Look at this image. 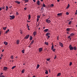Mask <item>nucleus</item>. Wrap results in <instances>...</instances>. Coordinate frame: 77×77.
I'll return each instance as SVG.
<instances>
[{"label": "nucleus", "instance_id": "0eeeda50", "mask_svg": "<svg viewBox=\"0 0 77 77\" xmlns=\"http://www.w3.org/2000/svg\"><path fill=\"white\" fill-rule=\"evenodd\" d=\"M10 17H11L12 19H14L15 18V16H10Z\"/></svg>", "mask_w": 77, "mask_h": 77}, {"label": "nucleus", "instance_id": "5701e85b", "mask_svg": "<svg viewBox=\"0 0 77 77\" xmlns=\"http://www.w3.org/2000/svg\"><path fill=\"white\" fill-rule=\"evenodd\" d=\"M54 48V46L53 45H52V47H51V49L52 50Z\"/></svg>", "mask_w": 77, "mask_h": 77}, {"label": "nucleus", "instance_id": "f257e3e1", "mask_svg": "<svg viewBox=\"0 0 77 77\" xmlns=\"http://www.w3.org/2000/svg\"><path fill=\"white\" fill-rule=\"evenodd\" d=\"M69 48L70 50H72L74 49V48L73 47H72L71 45H70L69 46Z\"/></svg>", "mask_w": 77, "mask_h": 77}, {"label": "nucleus", "instance_id": "e2e57ef3", "mask_svg": "<svg viewBox=\"0 0 77 77\" xmlns=\"http://www.w3.org/2000/svg\"><path fill=\"white\" fill-rule=\"evenodd\" d=\"M49 72L50 73L51 72V71L50 70V69H49Z\"/></svg>", "mask_w": 77, "mask_h": 77}, {"label": "nucleus", "instance_id": "9d476101", "mask_svg": "<svg viewBox=\"0 0 77 77\" xmlns=\"http://www.w3.org/2000/svg\"><path fill=\"white\" fill-rule=\"evenodd\" d=\"M48 29H45V30H44V31L45 32H48Z\"/></svg>", "mask_w": 77, "mask_h": 77}, {"label": "nucleus", "instance_id": "680f3d73", "mask_svg": "<svg viewBox=\"0 0 77 77\" xmlns=\"http://www.w3.org/2000/svg\"><path fill=\"white\" fill-rule=\"evenodd\" d=\"M44 9V8H43V7H42L41 8V9Z\"/></svg>", "mask_w": 77, "mask_h": 77}, {"label": "nucleus", "instance_id": "3c124183", "mask_svg": "<svg viewBox=\"0 0 77 77\" xmlns=\"http://www.w3.org/2000/svg\"><path fill=\"white\" fill-rule=\"evenodd\" d=\"M75 15L77 14V10H76V12L75 13Z\"/></svg>", "mask_w": 77, "mask_h": 77}, {"label": "nucleus", "instance_id": "b1692460", "mask_svg": "<svg viewBox=\"0 0 77 77\" xmlns=\"http://www.w3.org/2000/svg\"><path fill=\"white\" fill-rule=\"evenodd\" d=\"M36 34V32H33V35H34V36H35V35Z\"/></svg>", "mask_w": 77, "mask_h": 77}, {"label": "nucleus", "instance_id": "13d9d810", "mask_svg": "<svg viewBox=\"0 0 77 77\" xmlns=\"http://www.w3.org/2000/svg\"><path fill=\"white\" fill-rule=\"evenodd\" d=\"M1 57H3V55L2 54L1 55Z\"/></svg>", "mask_w": 77, "mask_h": 77}, {"label": "nucleus", "instance_id": "a19ab883", "mask_svg": "<svg viewBox=\"0 0 77 77\" xmlns=\"http://www.w3.org/2000/svg\"><path fill=\"white\" fill-rule=\"evenodd\" d=\"M5 6H3L2 7V9H5Z\"/></svg>", "mask_w": 77, "mask_h": 77}, {"label": "nucleus", "instance_id": "a211bd4d", "mask_svg": "<svg viewBox=\"0 0 77 77\" xmlns=\"http://www.w3.org/2000/svg\"><path fill=\"white\" fill-rule=\"evenodd\" d=\"M39 66H40V65L39 64H38L37 66H36V69H38L39 68Z\"/></svg>", "mask_w": 77, "mask_h": 77}, {"label": "nucleus", "instance_id": "58836bf2", "mask_svg": "<svg viewBox=\"0 0 77 77\" xmlns=\"http://www.w3.org/2000/svg\"><path fill=\"white\" fill-rule=\"evenodd\" d=\"M52 51L54 52H55L56 51V49H53Z\"/></svg>", "mask_w": 77, "mask_h": 77}, {"label": "nucleus", "instance_id": "393cba45", "mask_svg": "<svg viewBox=\"0 0 77 77\" xmlns=\"http://www.w3.org/2000/svg\"><path fill=\"white\" fill-rule=\"evenodd\" d=\"M45 73L47 75H48V72L47 70H46V72H45Z\"/></svg>", "mask_w": 77, "mask_h": 77}, {"label": "nucleus", "instance_id": "69168bd1", "mask_svg": "<svg viewBox=\"0 0 77 77\" xmlns=\"http://www.w3.org/2000/svg\"><path fill=\"white\" fill-rule=\"evenodd\" d=\"M51 35V34L50 33L48 32V35Z\"/></svg>", "mask_w": 77, "mask_h": 77}, {"label": "nucleus", "instance_id": "a878e982", "mask_svg": "<svg viewBox=\"0 0 77 77\" xmlns=\"http://www.w3.org/2000/svg\"><path fill=\"white\" fill-rule=\"evenodd\" d=\"M73 49H74V50H75V51L77 49V48H76V47H73Z\"/></svg>", "mask_w": 77, "mask_h": 77}, {"label": "nucleus", "instance_id": "a18cd8bd", "mask_svg": "<svg viewBox=\"0 0 77 77\" xmlns=\"http://www.w3.org/2000/svg\"><path fill=\"white\" fill-rule=\"evenodd\" d=\"M39 19L38 18H37V22L38 21H39Z\"/></svg>", "mask_w": 77, "mask_h": 77}, {"label": "nucleus", "instance_id": "bb28decb", "mask_svg": "<svg viewBox=\"0 0 77 77\" xmlns=\"http://www.w3.org/2000/svg\"><path fill=\"white\" fill-rule=\"evenodd\" d=\"M45 44L47 45H48V42H45Z\"/></svg>", "mask_w": 77, "mask_h": 77}, {"label": "nucleus", "instance_id": "20e7f679", "mask_svg": "<svg viewBox=\"0 0 77 77\" xmlns=\"http://www.w3.org/2000/svg\"><path fill=\"white\" fill-rule=\"evenodd\" d=\"M43 49L42 48H39L38 51L39 52H41L42 51Z\"/></svg>", "mask_w": 77, "mask_h": 77}, {"label": "nucleus", "instance_id": "bf43d9fd", "mask_svg": "<svg viewBox=\"0 0 77 77\" xmlns=\"http://www.w3.org/2000/svg\"><path fill=\"white\" fill-rule=\"evenodd\" d=\"M3 73H1L0 74V75H3Z\"/></svg>", "mask_w": 77, "mask_h": 77}, {"label": "nucleus", "instance_id": "39448f33", "mask_svg": "<svg viewBox=\"0 0 77 77\" xmlns=\"http://www.w3.org/2000/svg\"><path fill=\"white\" fill-rule=\"evenodd\" d=\"M29 36V35H27L26 36V37L24 38L25 39H28Z\"/></svg>", "mask_w": 77, "mask_h": 77}, {"label": "nucleus", "instance_id": "412c9836", "mask_svg": "<svg viewBox=\"0 0 77 77\" xmlns=\"http://www.w3.org/2000/svg\"><path fill=\"white\" fill-rule=\"evenodd\" d=\"M24 72H25V69H23L22 71H21V72L23 73H24Z\"/></svg>", "mask_w": 77, "mask_h": 77}, {"label": "nucleus", "instance_id": "c85d7f7f", "mask_svg": "<svg viewBox=\"0 0 77 77\" xmlns=\"http://www.w3.org/2000/svg\"><path fill=\"white\" fill-rule=\"evenodd\" d=\"M11 58L12 59H14V56L13 55H12L11 56Z\"/></svg>", "mask_w": 77, "mask_h": 77}, {"label": "nucleus", "instance_id": "6ab92c4d", "mask_svg": "<svg viewBox=\"0 0 77 77\" xmlns=\"http://www.w3.org/2000/svg\"><path fill=\"white\" fill-rule=\"evenodd\" d=\"M32 36H30V40L31 41V40H32Z\"/></svg>", "mask_w": 77, "mask_h": 77}, {"label": "nucleus", "instance_id": "f704fd0d", "mask_svg": "<svg viewBox=\"0 0 77 77\" xmlns=\"http://www.w3.org/2000/svg\"><path fill=\"white\" fill-rule=\"evenodd\" d=\"M43 7H45V8L46 7V5H45V4H43Z\"/></svg>", "mask_w": 77, "mask_h": 77}, {"label": "nucleus", "instance_id": "4468645a", "mask_svg": "<svg viewBox=\"0 0 77 77\" xmlns=\"http://www.w3.org/2000/svg\"><path fill=\"white\" fill-rule=\"evenodd\" d=\"M61 75V73H59L57 75V77H58L59 76H60Z\"/></svg>", "mask_w": 77, "mask_h": 77}, {"label": "nucleus", "instance_id": "4c0bfd02", "mask_svg": "<svg viewBox=\"0 0 77 77\" xmlns=\"http://www.w3.org/2000/svg\"><path fill=\"white\" fill-rule=\"evenodd\" d=\"M23 1H25L26 3V2H29L28 0H23Z\"/></svg>", "mask_w": 77, "mask_h": 77}, {"label": "nucleus", "instance_id": "dca6fc26", "mask_svg": "<svg viewBox=\"0 0 77 77\" xmlns=\"http://www.w3.org/2000/svg\"><path fill=\"white\" fill-rule=\"evenodd\" d=\"M69 6H70V5H69V4H68V5H67V8H66V9H68V8H69Z\"/></svg>", "mask_w": 77, "mask_h": 77}, {"label": "nucleus", "instance_id": "ea45409f", "mask_svg": "<svg viewBox=\"0 0 77 77\" xmlns=\"http://www.w3.org/2000/svg\"><path fill=\"white\" fill-rule=\"evenodd\" d=\"M20 34H22L23 32L22 30H20Z\"/></svg>", "mask_w": 77, "mask_h": 77}, {"label": "nucleus", "instance_id": "5fc2aeb1", "mask_svg": "<svg viewBox=\"0 0 77 77\" xmlns=\"http://www.w3.org/2000/svg\"><path fill=\"white\" fill-rule=\"evenodd\" d=\"M19 14L18 13V12H16V15H18Z\"/></svg>", "mask_w": 77, "mask_h": 77}, {"label": "nucleus", "instance_id": "c756f323", "mask_svg": "<svg viewBox=\"0 0 77 77\" xmlns=\"http://www.w3.org/2000/svg\"><path fill=\"white\" fill-rule=\"evenodd\" d=\"M29 18L28 19L29 20H30L31 17V16H30V14H29Z\"/></svg>", "mask_w": 77, "mask_h": 77}, {"label": "nucleus", "instance_id": "774afa93", "mask_svg": "<svg viewBox=\"0 0 77 77\" xmlns=\"http://www.w3.org/2000/svg\"><path fill=\"white\" fill-rule=\"evenodd\" d=\"M33 77H35V75H34V76H33Z\"/></svg>", "mask_w": 77, "mask_h": 77}, {"label": "nucleus", "instance_id": "c9c22d12", "mask_svg": "<svg viewBox=\"0 0 77 77\" xmlns=\"http://www.w3.org/2000/svg\"><path fill=\"white\" fill-rule=\"evenodd\" d=\"M16 67V66H14L13 67H12V69H14Z\"/></svg>", "mask_w": 77, "mask_h": 77}, {"label": "nucleus", "instance_id": "e433bc0d", "mask_svg": "<svg viewBox=\"0 0 77 77\" xmlns=\"http://www.w3.org/2000/svg\"><path fill=\"white\" fill-rule=\"evenodd\" d=\"M7 27H4L3 28V29H4V30H5L6 29Z\"/></svg>", "mask_w": 77, "mask_h": 77}, {"label": "nucleus", "instance_id": "9b49d317", "mask_svg": "<svg viewBox=\"0 0 77 77\" xmlns=\"http://www.w3.org/2000/svg\"><path fill=\"white\" fill-rule=\"evenodd\" d=\"M57 15L58 16H61V15H62V13H58L57 14Z\"/></svg>", "mask_w": 77, "mask_h": 77}, {"label": "nucleus", "instance_id": "6e6d98bb", "mask_svg": "<svg viewBox=\"0 0 77 77\" xmlns=\"http://www.w3.org/2000/svg\"><path fill=\"white\" fill-rule=\"evenodd\" d=\"M33 2H36L35 0H33Z\"/></svg>", "mask_w": 77, "mask_h": 77}, {"label": "nucleus", "instance_id": "2f4dec72", "mask_svg": "<svg viewBox=\"0 0 77 77\" xmlns=\"http://www.w3.org/2000/svg\"><path fill=\"white\" fill-rule=\"evenodd\" d=\"M24 51H25V50L24 49H23V50L22 51V52L23 53H24Z\"/></svg>", "mask_w": 77, "mask_h": 77}, {"label": "nucleus", "instance_id": "6e6552de", "mask_svg": "<svg viewBox=\"0 0 77 77\" xmlns=\"http://www.w3.org/2000/svg\"><path fill=\"white\" fill-rule=\"evenodd\" d=\"M40 1H37V4L38 5H40Z\"/></svg>", "mask_w": 77, "mask_h": 77}, {"label": "nucleus", "instance_id": "09e8293b", "mask_svg": "<svg viewBox=\"0 0 77 77\" xmlns=\"http://www.w3.org/2000/svg\"><path fill=\"white\" fill-rule=\"evenodd\" d=\"M37 18H40V16L38 15V16H37Z\"/></svg>", "mask_w": 77, "mask_h": 77}, {"label": "nucleus", "instance_id": "f8f14e48", "mask_svg": "<svg viewBox=\"0 0 77 77\" xmlns=\"http://www.w3.org/2000/svg\"><path fill=\"white\" fill-rule=\"evenodd\" d=\"M15 2L17 3L18 4H19L20 3V2L18 1H15Z\"/></svg>", "mask_w": 77, "mask_h": 77}, {"label": "nucleus", "instance_id": "72a5a7b5", "mask_svg": "<svg viewBox=\"0 0 77 77\" xmlns=\"http://www.w3.org/2000/svg\"><path fill=\"white\" fill-rule=\"evenodd\" d=\"M72 62H70L69 63V66H71L72 65Z\"/></svg>", "mask_w": 77, "mask_h": 77}, {"label": "nucleus", "instance_id": "603ef678", "mask_svg": "<svg viewBox=\"0 0 77 77\" xmlns=\"http://www.w3.org/2000/svg\"><path fill=\"white\" fill-rule=\"evenodd\" d=\"M32 45H30H30H29V48H30L31 47V46Z\"/></svg>", "mask_w": 77, "mask_h": 77}, {"label": "nucleus", "instance_id": "7ed1b4c3", "mask_svg": "<svg viewBox=\"0 0 77 77\" xmlns=\"http://www.w3.org/2000/svg\"><path fill=\"white\" fill-rule=\"evenodd\" d=\"M59 44L60 45V46L62 47H63V43L61 42H59Z\"/></svg>", "mask_w": 77, "mask_h": 77}, {"label": "nucleus", "instance_id": "aec40b11", "mask_svg": "<svg viewBox=\"0 0 77 77\" xmlns=\"http://www.w3.org/2000/svg\"><path fill=\"white\" fill-rule=\"evenodd\" d=\"M6 11H7L8 9H9L8 7V6H6Z\"/></svg>", "mask_w": 77, "mask_h": 77}, {"label": "nucleus", "instance_id": "052dcab7", "mask_svg": "<svg viewBox=\"0 0 77 77\" xmlns=\"http://www.w3.org/2000/svg\"><path fill=\"white\" fill-rule=\"evenodd\" d=\"M50 38V35H48V38Z\"/></svg>", "mask_w": 77, "mask_h": 77}, {"label": "nucleus", "instance_id": "c03bdc74", "mask_svg": "<svg viewBox=\"0 0 77 77\" xmlns=\"http://www.w3.org/2000/svg\"><path fill=\"white\" fill-rule=\"evenodd\" d=\"M50 58H49V59H47V61H49L50 60Z\"/></svg>", "mask_w": 77, "mask_h": 77}, {"label": "nucleus", "instance_id": "79ce46f5", "mask_svg": "<svg viewBox=\"0 0 77 77\" xmlns=\"http://www.w3.org/2000/svg\"><path fill=\"white\" fill-rule=\"evenodd\" d=\"M71 23H72V21H69V25H70V24H71Z\"/></svg>", "mask_w": 77, "mask_h": 77}, {"label": "nucleus", "instance_id": "2eb2a0df", "mask_svg": "<svg viewBox=\"0 0 77 77\" xmlns=\"http://www.w3.org/2000/svg\"><path fill=\"white\" fill-rule=\"evenodd\" d=\"M74 35H75V34L73 33H71L70 34V36H73Z\"/></svg>", "mask_w": 77, "mask_h": 77}, {"label": "nucleus", "instance_id": "4d7b16f0", "mask_svg": "<svg viewBox=\"0 0 77 77\" xmlns=\"http://www.w3.org/2000/svg\"><path fill=\"white\" fill-rule=\"evenodd\" d=\"M2 10V8H0V11Z\"/></svg>", "mask_w": 77, "mask_h": 77}, {"label": "nucleus", "instance_id": "f3484780", "mask_svg": "<svg viewBox=\"0 0 77 77\" xmlns=\"http://www.w3.org/2000/svg\"><path fill=\"white\" fill-rule=\"evenodd\" d=\"M9 31V29H8V30L6 31L5 32V34H7V33Z\"/></svg>", "mask_w": 77, "mask_h": 77}, {"label": "nucleus", "instance_id": "ddd939ff", "mask_svg": "<svg viewBox=\"0 0 77 77\" xmlns=\"http://www.w3.org/2000/svg\"><path fill=\"white\" fill-rule=\"evenodd\" d=\"M16 43L17 44H18L20 43V40H17V41Z\"/></svg>", "mask_w": 77, "mask_h": 77}, {"label": "nucleus", "instance_id": "338daca9", "mask_svg": "<svg viewBox=\"0 0 77 77\" xmlns=\"http://www.w3.org/2000/svg\"><path fill=\"white\" fill-rule=\"evenodd\" d=\"M60 1V0H57V1L58 2H59Z\"/></svg>", "mask_w": 77, "mask_h": 77}, {"label": "nucleus", "instance_id": "7c9ffc66", "mask_svg": "<svg viewBox=\"0 0 77 77\" xmlns=\"http://www.w3.org/2000/svg\"><path fill=\"white\" fill-rule=\"evenodd\" d=\"M27 28H29V27H30L28 25V23H27Z\"/></svg>", "mask_w": 77, "mask_h": 77}, {"label": "nucleus", "instance_id": "4be33fe9", "mask_svg": "<svg viewBox=\"0 0 77 77\" xmlns=\"http://www.w3.org/2000/svg\"><path fill=\"white\" fill-rule=\"evenodd\" d=\"M34 42V41L32 40V42H31V43L30 44V45H32V44Z\"/></svg>", "mask_w": 77, "mask_h": 77}, {"label": "nucleus", "instance_id": "864d4df0", "mask_svg": "<svg viewBox=\"0 0 77 77\" xmlns=\"http://www.w3.org/2000/svg\"><path fill=\"white\" fill-rule=\"evenodd\" d=\"M71 37L70 36H69V37H68V38L69 39Z\"/></svg>", "mask_w": 77, "mask_h": 77}, {"label": "nucleus", "instance_id": "49530a36", "mask_svg": "<svg viewBox=\"0 0 77 77\" xmlns=\"http://www.w3.org/2000/svg\"><path fill=\"white\" fill-rule=\"evenodd\" d=\"M48 32L46 34V36H48Z\"/></svg>", "mask_w": 77, "mask_h": 77}, {"label": "nucleus", "instance_id": "473e14b6", "mask_svg": "<svg viewBox=\"0 0 77 77\" xmlns=\"http://www.w3.org/2000/svg\"><path fill=\"white\" fill-rule=\"evenodd\" d=\"M54 6V5L53 4H51V7H53Z\"/></svg>", "mask_w": 77, "mask_h": 77}, {"label": "nucleus", "instance_id": "f03ea898", "mask_svg": "<svg viewBox=\"0 0 77 77\" xmlns=\"http://www.w3.org/2000/svg\"><path fill=\"white\" fill-rule=\"evenodd\" d=\"M46 22L48 23L49 24L51 22V21L50 20H48V19L46 20Z\"/></svg>", "mask_w": 77, "mask_h": 77}, {"label": "nucleus", "instance_id": "37998d69", "mask_svg": "<svg viewBox=\"0 0 77 77\" xmlns=\"http://www.w3.org/2000/svg\"><path fill=\"white\" fill-rule=\"evenodd\" d=\"M0 77H5V76H3V75H0Z\"/></svg>", "mask_w": 77, "mask_h": 77}, {"label": "nucleus", "instance_id": "1a4fd4ad", "mask_svg": "<svg viewBox=\"0 0 77 77\" xmlns=\"http://www.w3.org/2000/svg\"><path fill=\"white\" fill-rule=\"evenodd\" d=\"M4 44L5 45H7L8 44V43L7 42H4Z\"/></svg>", "mask_w": 77, "mask_h": 77}, {"label": "nucleus", "instance_id": "0e129e2a", "mask_svg": "<svg viewBox=\"0 0 77 77\" xmlns=\"http://www.w3.org/2000/svg\"><path fill=\"white\" fill-rule=\"evenodd\" d=\"M26 9H27V8H24V9L25 10H26Z\"/></svg>", "mask_w": 77, "mask_h": 77}, {"label": "nucleus", "instance_id": "de8ad7c7", "mask_svg": "<svg viewBox=\"0 0 77 77\" xmlns=\"http://www.w3.org/2000/svg\"><path fill=\"white\" fill-rule=\"evenodd\" d=\"M66 14L67 15H68L69 14V13L68 12H66Z\"/></svg>", "mask_w": 77, "mask_h": 77}, {"label": "nucleus", "instance_id": "423d86ee", "mask_svg": "<svg viewBox=\"0 0 77 77\" xmlns=\"http://www.w3.org/2000/svg\"><path fill=\"white\" fill-rule=\"evenodd\" d=\"M8 69V68L7 67H4L3 68V70L5 71H6Z\"/></svg>", "mask_w": 77, "mask_h": 77}, {"label": "nucleus", "instance_id": "8fccbe9b", "mask_svg": "<svg viewBox=\"0 0 77 77\" xmlns=\"http://www.w3.org/2000/svg\"><path fill=\"white\" fill-rule=\"evenodd\" d=\"M56 58H57V56H56V55H55V56L54 59H55Z\"/></svg>", "mask_w": 77, "mask_h": 77}, {"label": "nucleus", "instance_id": "cd10ccee", "mask_svg": "<svg viewBox=\"0 0 77 77\" xmlns=\"http://www.w3.org/2000/svg\"><path fill=\"white\" fill-rule=\"evenodd\" d=\"M66 30L67 31H69V30H70V28H67L66 29Z\"/></svg>", "mask_w": 77, "mask_h": 77}]
</instances>
